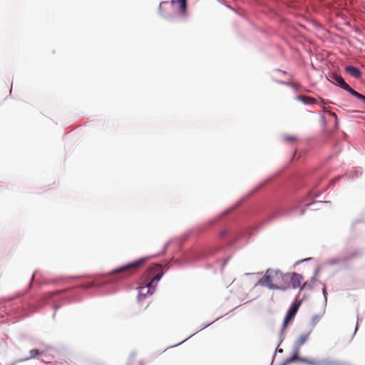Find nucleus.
<instances>
[{"label":"nucleus","instance_id":"f257e3e1","mask_svg":"<svg viewBox=\"0 0 365 365\" xmlns=\"http://www.w3.org/2000/svg\"><path fill=\"white\" fill-rule=\"evenodd\" d=\"M146 259L142 258L112 270L108 275V282H118L135 274L145 264Z\"/></svg>","mask_w":365,"mask_h":365},{"label":"nucleus","instance_id":"f03ea898","mask_svg":"<svg viewBox=\"0 0 365 365\" xmlns=\"http://www.w3.org/2000/svg\"><path fill=\"white\" fill-rule=\"evenodd\" d=\"M283 273L277 270H267L265 275L260 279L257 284L262 286L267 287L271 289H279L283 287L282 282Z\"/></svg>","mask_w":365,"mask_h":365},{"label":"nucleus","instance_id":"7ed1b4c3","mask_svg":"<svg viewBox=\"0 0 365 365\" xmlns=\"http://www.w3.org/2000/svg\"><path fill=\"white\" fill-rule=\"evenodd\" d=\"M162 267L155 264L146 269L140 279L143 284H146L156 287L158 282L163 276Z\"/></svg>","mask_w":365,"mask_h":365},{"label":"nucleus","instance_id":"20e7f679","mask_svg":"<svg viewBox=\"0 0 365 365\" xmlns=\"http://www.w3.org/2000/svg\"><path fill=\"white\" fill-rule=\"evenodd\" d=\"M330 77L336 81V84L344 89L345 91H348L350 94L354 96V97L357 98L358 99L361 100L362 101L365 102V96L361 95V93H358L353 88H351L344 80V78L338 74L333 73L330 76Z\"/></svg>","mask_w":365,"mask_h":365},{"label":"nucleus","instance_id":"39448f33","mask_svg":"<svg viewBox=\"0 0 365 365\" xmlns=\"http://www.w3.org/2000/svg\"><path fill=\"white\" fill-rule=\"evenodd\" d=\"M138 289V301L141 302L147 297L150 296L153 294L155 287L149 284H143L140 282V286Z\"/></svg>","mask_w":365,"mask_h":365},{"label":"nucleus","instance_id":"423d86ee","mask_svg":"<svg viewBox=\"0 0 365 365\" xmlns=\"http://www.w3.org/2000/svg\"><path fill=\"white\" fill-rule=\"evenodd\" d=\"M295 360H299V361L306 363L309 365H323L324 364V363H322L319 361L314 360V359H307L299 358L297 354H294L292 356L287 359L284 361V364H289L294 361Z\"/></svg>","mask_w":365,"mask_h":365},{"label":"nucleus","instance_id":"0eeeda50","mask_svg":"<svg viewBox=\"0 0 365 365\" xmlns=\"http://www.w3.org/2000/svg\"><path fill=\"white\" fill-rule=\"evenodd\" d=\"M287 279H289L291 282V288L296 289L297 287L300 288V290L303 289V287H301L302 276L297 273H290V277H287Z\"/></svg>","mask_w":365,"mask_h":365},{"label":"nucleus","instance_id":"6e6552de","mask_svg":"<svg viewBox=\"0 0 365 365\" xmlns=\"http://www.w3.org/2000/svg\"><path fill=\"white\" fill-rule=\"evenodd\" d=\"M345 71L347 73L351 76L354 78H359L361 76V71L353 66H348L345 68Z\"/></svg>","mask_w":365,"mask_h":365},{"label":"nucleus","instance_id":"1a4fd4ad","mask_svg":"<svg viewBox=\"0 0 365 365\" xmlns=\"http://www.w3.org/2000/svg\"><path fill=\"white\" fill-rule=\"evenodd\" d=\"M301 305V301L296 300L292 306L289 307L287 313L289 315H292L293 317H295L297 312H298V309Z\"/></svg>","mask_w":365,"mask_h":365},{"label":"nucleus","instance_id":"9d476101","mask_svg":"<svg viewBox=\"0 0 365 365\" xmlns=\"http://www.w3.org/2000/svg\"><path fill=\"white\" fill-rule=\"evenodd\" d=\"M309 334H304L300 335L296 340V342H295L296 346L298 347H300L303 344H304L307 341V340L309 339Z\"/></svg>","mask_w":365,"mask_h":365},{"label":"nucleus","instance_id":"9b49d317","mask_svg":"<svg viewBox=\"0 0 365 365\" xmlns=\"http://www.w3.org/2000/svg\"><path fill=\"white\" fill-rule=\"evenodd\" d=\"M287 277H290V273L283 274V279L281 283L283 284V287H279V289H287L291 288V282L289 279H287Z\"/></svg>","mask_w":365,"mask_h":365},{"label":"nucleus","instance_id":"f8f14e48","mask_svg":"<svg viewBox=\"0 0 365 365\" xmlns=\"http://www.w3.org/2000/svg\"><path fill=\"white\" fill-rule=\"evenodd\" d=\"M175 3H180V11L182 14H185L187 9V0H171L173 5Z\"/></svg>","mask_w":365,"mask_h":365},{"label":"nucleus","instance_id":"ddd939ff","mask_svg":"<svg viewBox=\"0 0 365 365\" xmlns=\"http://www.w3.org/2000/svg\"><path fill=\"white\" fill-rule=\"evenodd\" d=\"M297 99L305 104H313L316 102L314 98L305 96H299Z\"/></svg>","mask_w":365,"mask_h":365},{"label":"nucleus","instance_id":"4468645a","mask_svg":"<svg viewBox=\"0 0 365 365\" xmlns=\"http://www.w3.org/2000/svg\"><path fill=\"white\" fill-rule=\"evenodd\" d=\"M294 317L289 315L288 313H287V315L284 319L282 326V332H284L289 325V322L294 319Z\"/></svg>","mask_w":365,"mask_h":365},{"label":"nucleus","instance_id":"2eb2a0df","mask_svg":"<svg viewBox=\"0 0 365 365\" xmlns=\"http://www.w3.org/2000/svg\"><path fill=\"white\" fill-rule=\"evenodd\" d=\"M294 317L289 315L288 313H287V315L284 319L282 326V332H284L289 325V322L294 319Z\"/></svg>","mask_w":365,"mask_h":365},{"label":"nucleus","instance_id":"dca6fc26","mask_svg":"<svg viewBox=\"0 0 365 365\" xmlns=\"http://www.w3.org/2000/svg\"><path fill=\"white\" fill-rule=\"evenodd\" d=\"M43 354V351H40L38 349H34L30 351V356L29 357H27L26 359L28 360L30 359H33V358L36 357V356H38V355H41Z\"/></svg>","mask_w":365,"mask_h":365},{"label":"nucleus","instance_id":"f3484780","mask_svg":"<svg viewBox=\"0 0 365 365\" xmlns=\"http://www.w3.org/2000/svg\"><path fill=\"white\" fill-rule=\"evenodd\" d=\"M284 139L287 142L292 143L297 140V138L294 135H285Z\"/></svg>","mask_w":365,"mask_h":365},{"label":"nucleus","instance_id":"a211bd4d","mask_svg":"<svg viewBox=\"0 0 365 365\" xmlns=\"http://www.w3.org/2000/svg\"><path fill=\"white\" fill-rule=\"evenodd\" d=\"M319 320V317L318 316H314L312 318V322L313 324H317L318 322V321Z\"/></svg>","mask_w":365,"mask_h":365},{"label":"nucleus","instance_id":"6ab92c4d","mask_svg":"<svg viewBox=\"0 0 365 365\" xmlns=\"http://www.w3.org/2000/svg\"><path fill=\"white\" fill-rule=\"evenodd\" d=\"M94 286L93 283L87 284L84 286L85 288L88 289Z\"/></svg>","mask_w":365,"mask_h":365},{"label":"nucleus","instance_id":"aec40b11","mask_svg":"<svg viewBox=\"0 0 365 365\" xmlns=\"http://www.w3.org/2000/svg\"><path fill=\"white\" fill-rule=\"evenodd\" d=\"M329 115H331L332 117H334L335 118L336 121H337V115L335 113L329 112Z\"/></svg>","mask_w":365,"mask_h":365},{"label":"nucleus","instance_id":"412c9836","mask_svg":"<svg viewBox=\"0 0 365 365\" xmlns=\"http://www.w3.org/2000/svg\"><path fill=\"white\" fill-rule=\"evenodd\" d=\"M58 292H51L48 294L49 297H51L53 295L57 294Z\"/></svg>","mask_w":365,"mask_h":365},{"label":"nucleus","instance_id":"4be33fe9","mask_svg":"<svg viewBox=\"0 0 365 365\" xmlns=\"http://www.w3.org/2000/svg\"><path fill=\"white\" fill-rule=\"evenodd\" d=\"M225 234H226V233H225V231H223V232H222L220 233V235L222 237V236H224Z\"/></svg>","mask_w":365,"mask_h":365},{"label":"nucleus","instance_id":"5701e85b","mask_svg":"<svg viewBox=\"0 0 365 365\" xmlns=\"http://www.w3.org/2000/svg\"><path fill=\"white\" fill-rule=\"evenodd\" d=\"M165 3H166V2H162V3H160V9H161L163 4H165Z\"/></svg>","mask_w":365,"mask_h":365}]
</instances>
